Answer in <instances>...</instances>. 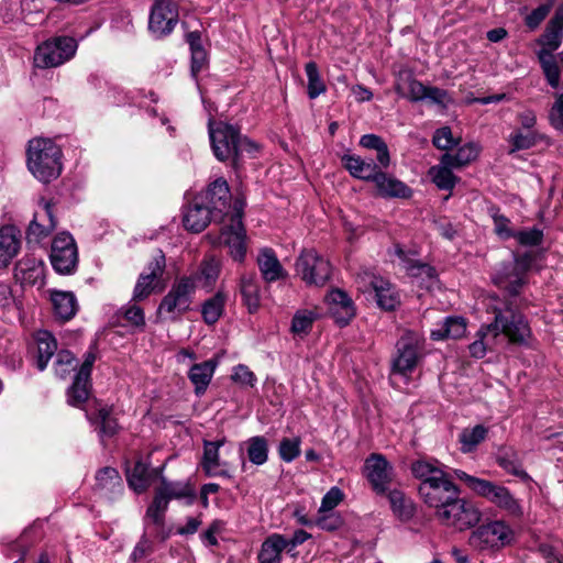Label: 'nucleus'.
Returning a JSON list of instances; mask_svg holds the SVG:
<instances>
[{"label": "nucleus", "instance_id": "f257e3e1", "mask_svg": "<svg viewBox=\"0 0 563 563\" xmlns=\"http://www.w3.org/2000/svg\"><path fill=\"white\" fill-rule=\"evenodd\" d=\"M206 203L211 207L214 213H220L228 218L230 223L225 224L219 235V243L229 249L231 257L236 262H243L246 255L245 230L242 223L244 203L236 200L233 206L230 205L231 194L228 183L219 178L214 180L205 194Z\"/></svg>", "mask_w": 563, "mask_h": 563}, {"label": "nucleus", "instance_id": "f03ea898", "mask_svg": "<svg viewBox=\"0 0 563 563\" xmlns=\"http://www.w3.org/2000/svg\"><path fill=\"white\" fill-rule=\"evenodd\" d=\"M493 311L494 322L482 327L477 332V339L468 346L471 355L475 358L484 357L487 351L494 347L500 334L510 343L520 345L528 344L531 338L528 321L520 312L514 310L510 303L493 305Z\"/></svg>", "mask_w": 563, "mask_h": 563}, {"label": "nucleus", "instance_id": "7ed1b4c3", "mask_svg": "<svg viewBox=\"0 0 563 563\" xmlns=\"http://www.w3.org/2000/svg\"><path fill=\"white\" fill-rule=\"evenodd\" d=\"M62 150L51 139L36 137L29 142L27 168L42 183L56 179L63 168Z\"/></svg>", "mask_w": 563, "mask_h": 563}, {"label": "nucleus", "instance_id": "20e7f679", "mask_svg": "<svg viewBox=\"0 0 563 563\" xmlns=\"http://www.w3.org/2000/svg\"><path fill=\"white\" fill-rule=\"evenodd\" d=\"M209 137L214 156L224 162L233 158L236 167L244 153H254L257 145L246 137H242L240 131L224 122L209 121Z\"/></svg>", "mask_w": 563, "mask_h": 563}, {"label": "nucleus", "instance_id": "39448f33", "mask_svg": "<svg viewBox=\"0 0 563 563\" xmlns=\"http://www.w3.org/2000/svg\"><path fill=\"white\" fill-rule=\"evenodd\" d=\"M455 475L470 490L477 496L485 498L487 501L495 505L503 511H506L508 515L517 518L523 515L521 504L515 498L507 487L484 478L468 475L461 470H456Z\"/></svg>", "mask_w": 563, "mask_h": 563}, {"label": "nucleus", "instance_id": "423d86ee", "mask_svg": "<svg viewBox=\"0 0 563 563\" xmlns=\"http://www.w3.org/2000/svg\"><path fill=\"white\" fill-rule=\"evenodd\" d=\"M78 43L70 36H55L37 45L33 63L36 68H56L70 60L77 52Z\"/></svg>", "mask_w": 563, "mask_h": 563}, {"label": "nucleus", "instance_id": "0eeeda50", "mask_svg": "<svg viewBox=\"0 0 563 563\" xmlns=\"http://www.w3.org/2000/svg\"><path fill=\"white\" fill-rule=\"evenodd\" d=\"M459 494L435 511V517L445 526L464 530L478 523L481 511L472 501L460 498Z\"/></svg>", "mask_w": 563, "mask_h": 563}, {"label": "nucleus", "instance_id": "6e6552de", "mask_svg": "<svg viewBox=\"0 0 563 563\" xmlns=\"http://www.w3.org/2000/svg\"><path fill=\"white\" fill-rule=\"evenodd\" d=\"M514 536V530L504 520H494L476 528L468 543L478 551H496L509 545Z\"/></svg>", "mask_w": 563, "mask_h": 563}, {"label": "nucleus", "instance_id": "1a4fd4ad", "mask_svg": "<svg viewBox=\"0 0 563 563\" xmlns=\"http://www.w3.org/2000/svg\"><path fill=\"white\" fill-rule=\"evenodd\" d=\"M196 284L191 277L177 278L158 306V313L177 319L190 309Z\"/></svg>", "mask_w": 563, "mask_h": 563}, {"label": "nucleus", "instance_id": "9d476101", "mask_svg": "<svg viewBox=\"0 0 563 563\" xmlns=\"http://www.w3.org/2000/svg\"><path fill=\"white\" fill-rule=\"evenodd\" d=\"M296 274L307 285L322 287L330 279V262L313 249L302 250L295 264Z\"/></svg>", "mask_w": 563, "mask_h": 563}, {"label": "nucleus", "instance_id": "9b49d317", "mask_svg": "<svg viewBox=\"0 0 563 563\" xmlns=\"http://www.w3.org/2000/svg\"><path fill=\"white\" fill-rule=\"evenodd\" d=\"M396 349L393 372L407 376L416 368L423 355V340L418 333L408 331L398 340Z\"/></svg>", "mask_w": 563, "mask_h": 563}, {"label": "nucleus", "instance_id": "f8f14e48", "mask_svg": "<svg viewBox=\"0 0 563 563\" xmlns=\"http://www.w3.org/2000/svg\"><path fill=\"white\" fill-rule=\"evenodd\" d=\"M531 263L532 257L529 254L516 256L512 262L498 268L493 277L494 284L511 296L517 295L525 284V276Z\"/></svg>", "mask_w": 563, "mask_h": 563}, {"label": "nucleus", "instance_id": "ddd939ff", "mask_svg": "<svg viewBox=\"0 0 563 563\" xmlns=\"http://www.w3.org/2000/svg\"><path fill=\"white\" fill-rule=\"evenodd\" d=\"M396 92L410 101L428 100L435 104H444L448 100L445 90L424 86L409 74H400L396 82Z\"/></svg>", "mask_w": 563, "mask_h": 563}, {"label": "nucleus", "instance_id": "4468645a", "mask_svg": "<svg viewBox=\"0 0 563 563\" xmlns=\"http://www.w3.org/2000/svg\"><path fill=\"white\" fill-rule=\"evenodd\" d=\"M51 263L59 274H70L78 262L77 246L74 238L66 232L56 235L51 249Z\"/></svg>", "mask_w": 563, "mask_h": 563}, {"label": "nucleus", "instance_id": "2eb2a0df", "mask_svg": "<svg viewBox=\"0 0 563 563\" xmlns=\"http://www.w3.org/2000/svg\"><path fill=\"white\" fill-rule=\"evenodd\" d=\"M177 19L178 13L173 0H154L148 30L155 38H161L173 31Z\"/></svg>", "mask_w": 563, "mask_h": 563}, {"label": "nucleus", "instance_id": "dca6fc26", "mask_svg": "<svg viewBox=\"0 0 563 563\" xmlns=\"http://www.w3.org/2000/svg\"><path fill=\"white\" fill-rule=\"evenodd\" d=\"M364 474L373 489L377 494H384L393 481L394 468L384 455L373 453L365 460Z\"/></svg>", "mask_w": 563, "mask_h": 563}, {"label": "nucleus", "instance_id": "f3484780", "mask_svg": "<svg viewBox=\"0 0 563 563\" xmlns=\"http://www.w3.org/2000/svg\"><path fill=\"white\" fill-rule=\"evenodd\" d=\"M418 492L423 503L438 511L445 503L455 497L459 489L448 476L433 484H420Z\"/></svg>", "mask_w": 563, "mask_h": 563}, {"label": "nucleus", "instance_id": "a211bd4d", "mask_svg": "<svg viewBox=\"0 0 563 563\" xmlns=\"http://www.w3.org/2000/svg\"><path fill=\"white\" fill-rule=\"evenodd\" d=\"M165 266V255L162 251H158L137 279L133 291L134 300H143L151 295L158 284Z\"/></svg>", "mask_w": 563, "mask_h": 563}, {"label": "nucleus", "instance_id": "6ab92c4d", "mask_svg": "<svg viewBox=\"0 0 563 563\" xmlns=\"http://www.w3.org/2000/svg\"><path fill=\"white\" fill-rule=\"evenodd\" d=\"M216 216L217 213L206 203L203 196H195L184 209L183 223L186 230L199 233L209 225L212 217Z\"/></svg>", "mask_w": 563, "mask_h": 563}, {"label": "nucleus", "instance_id": "aec40b11", "mask_svg": "<svg viewBox=\"0 0 563 563\" xmlns=\"http://www.w3.org/2000/svg\"><path fill=\"white\" fill-rule=\"evenodd\" d=\"M1 11L5 22L24 20L27 24H36L34 15L44 18L41 0H3Z\"/></svg>", "mask_w": 563, "mask_h": 563}, {"label": "nucleus", "instance_id": "412c9836", "mask_svg": "<svg viewBox=\"0 0 563 563\" xmlns=\"http://www.w3.org/2000/svg\"><path fill=\"white\" fill-rule=\"evenodd\" d=\"M364 289H372L375 292L378 306L385 310H393L399 305V295L389 280L365 273L361 277Z\"/></svg>", "mask_w": 563, "mask_h": 563}, {"label": "nucleus", "instance_id": "4be33fe9", "mask_svg": "<svg viewBox=\"0 0 563 563\" xmlns=\"http://www.w3.org/2000/svg\"><path fill=\"white\" fill-rule=\"evenodd\" d=\"M96 356L87 353L84 363L75 375L73 385L67 390V401L69 405L80 407L86 402L90 391V374Z\"/></svg>", "mask_w": 563, "mask_h": 563}, {"label": "nucleus", "instance_id": "5701e85b", "mask_svg": "<svg viewBox=\"0 0 563 563\" xmlns=\"http://www.w3.org/2000/svg\"><path fill=\"white\" fill-rule=\"evenodd\" d=\"M56 227L53 206L48 201H43L34 213V218L26 232L27 243L37 244L46 239Z\"/></svg>", "mask_w": 563, "mask_h": 563}, {"label": "nucleus", "instance_id": "b1692460", "mask_svg": "<svg viewBox=\"0 0 563 563\" xmlns=\"http://www.w3.org/2000/svg\"><path fill=\"white\" fill-rule=\"evenodd\" d=\"M393 253L398 257L399 265L411 277L420 279L422 284L429 286L437 278L435 269L429 264L418 261L415 252H407L399 244H396L393 249Z\"/></svg>", "mask_w": 563, "mask_h": 563}, {"label": "nucleus", "instance_id": "393cba45", "mask_svg": "<svg viewBox=\"0 0 563 563\" xmlns=\"http://www.w3.org/2000/svg\"><path fill=\"white\" fill-rule=\"evenodd\" d=\"M329 313L334 321L344 327L355 317V306L352 298L342 289L335 288L325 296Z\"/></svg>", "mask_w": 563, "mask_h": 563}, {"label": "nucleus", "instance_id": "a878e982", "mask_svg": "<svg viewBox=\"0 0 563 563\" xmlns=\"http://www.w3.org/2000/svg\"><path fill=\"white\" fill-rule=\"evenodd\" d=\"M44 273L43 262L36 258H23L14 269L16 280L24 286L42 287L44 285Z\"/></svg>", "mask_w": 563, "mask_h": 563}, {"label": "nucleus", "instance_id": "bb28decb", "mask_svg": "<svg viewBox=\"0 0 563 563\" xmlns=\"http://www.w3.org/2000/svg\"><path fill=\"white\" fill-rule=\"evenodd\" d=\"M372 181L375 184L378 194L385 198H408L411 189L397 178L377 170Z\"/></svg>", "mask_w": 563, "mask_h": 563}, {"label": "nucleus", "instance_id": "cd10ccee", "mask_svg": "<svg viewBox=\"0 0 563 563\" xmlns=\"http://www.w3.org/2000/svg\"><path fill=\"white\" fill-rule=\"evenodd\" d=\"M284 552L288 553L286 537L280 533H272L263 541L257 561L258 563H282Z\"/></svg>", "mask_w": 563, "mask_h": 563}, {"label": "nucleus", "instance_id": "c85d7f7f", "mask_svg": "<svg viewBox=\"0 0 563 563\" xmlns=\"http://www.w3.org/2000/svg\"><path fill=\"white\" fill-rule=\"evenodd\" d=\"M257 265L263 279L267 283L276 282L286 276L285 269L272 249L264 247L260 251Z\"/></svg>", "mask_w": 563, "mask_h": 563}, {"label": "nucleus", "instance_id": "c756f323", "mask_svg": "<svg viewBox=\"0 0 563 563\" xmlns=\"http://www.w3.org/2000/svg\"><path fill=\"white\" fill-rule=\"evenodd\" d=\"M96 490L106 498L112 499L123 489L119 472L113 467H103L96 475Z\"/></svg>", "mask_w": 563, "mask_h": 563}, {"label": "nucleus", "instance_id": "7c9ffc66", "mask_svg": "<svg viewBox=\"0 0 563 563\" xmlns=\"http://www.w3.org/2000/svg\"><path fill=\"white\" fill-rule=\"evenodd\" d=\"M0 318L7 322L23 320L22 302L7 284H0Z\"/></svg>", "mask_w": 563, "mask_h": 563}, {"label": "nucleus", "instance_id": "2f4dec72", "mask_svg": "<svg viewBox=\"0 0 563 563\" xmlns=\"http://www.w3.org/2000/svg\"><path fill=\"white\" fill-rule=\"evenodd\" d=\"M218 366L217 360H208L202 363L194 364L189 372L188 377L192 385L195 386L196 395L205 394L208 385L211 382V378L214 374V371Z\"/></svg>", "mask_w": 563, "mask_h": 563}, {"label": "nucleus", "instance_id": "473e14b6", "mask_svg": "<svg viewBox=\"0 0 563 563\" xmlns=\"http://www.w3.org/2000/svg\"><path fill=\"white\" fill-rule=\"evenodd\" d=\"M51 300L54 313L63 321H68L75 317L78 310V303L71 291L53 290Z\"/></svg>", "mask_w": 563, "mask_h": 563}, {"label": "nucleus", "instance_id": "72a5a7b5", "mask_svg": "<svg viewBox=\"0 0 563 563\" xmlns=\"http://www.w3.org/2000/svg\"><path fill=\"white\" fill-rule=\"evenodd\" d=\"M36 344V365L40 371H44L48 361L57 351V342L53 334L46 330H40L34 335Z\"/></svg>", "mask_w": 563, "mask_h": 563}, {"label": "nucleus", "instance_id": "f704fd0d", "mask_svg": "<svg viewBox=\"0 0 563 563\" xmlns=\"http://www.w3.org/2000/svg\"><path fill=\"white\" fill-rule=\"evenodd\" d=\"M225 443V438L217 441H203V456L201 465L208 476L225 475V471H221V462L219 456L220 448Z\"/></svg>", "mask_w": 563, "mask_h": 563}, {"label": "nucleus", "instance_id": "c9c22d12", "mask_svg": "<svg viewBox=\"0 0 563 563\" xmlns=\"http://www.w3.org/2000/svg\"><path fill=\"white\" fill-rule=\"evenodd\" d=\"M545 140V135L540 131H530L516 128L507 137L510 145V153L529 150L538 143Z\"/></svg>", "mask_w": 563, "mask_h": 563}, {"label": "nucleus", "instance_id": "e433bc0d", "mask_svg": "<svg viewBox=\"0 0 563 563\" xmlns=\"http://www.w3.org/2000/svg\"><path fill=\"white\" fill-rule=\"evenodd\" d=\"M20 240L14 227L5 225L0 228V267L7 266L18 254Z\"/></svg>", "mask_w": 563, "mask_h": 563}, {"label": "nucleus", "instance_id": "4c0bfd02", "mask_svg": "<svg viewBox=\"0 0 563 563\" xmlns=\"http://www.w3.org/2000/svg\"><path fill=\"white\" fill-rule=\"evenodd\" d=\"M341 162L349 173L358 179L371 180L377 172V166L372 162H366L361 156L345 154Z\"/></svg>", "mask_w": 563, "mask_h": 563}, {"label": "nucleus", "instance_id": "58836bf2", "mask_svg": "<svg viewBox=\"0 0 563 563\" xmlns=\"http://www.w3.org/2000/svg\"><path fill=\"white\" fill-rule=\"evenodd\" d=\"M112 408L98 405L95 412H87L88 420L99 427L100 437H111L115 433L118 423L112 417Z\"/></svg>", "mask_w": 563, "mask_h": 563}, {"label": "nucleus", "instance_id": "ea45409f", "mask_svg": "<svg viewBox=\"0 0 563 563\" xmlns=\"http://www.w3.org/2000/svg\"><path fill=\"white\" fill-rule=\"evenodd\" d=\"M466 323L462 317H448L431 331L433 340L459 339L464 335Z\"/></svg>", "mask_w": 563, "mask_h": 563}, {"label": "nucleus", "instance_id": "a19ab883", "mask_svg": "<svg viewBox=\"0 0 563 563\" xmlns=\"http://www.w3.org/2000/svg\"><path fill=\"white\" fill-rule=\"evenodd\" d=\"M220 274V263L213 258L208 257L205 258L195 276H190L195 284L200 287L210 290L216 284Z\"/></svg>", "mask_w": 563, "mask_h": 563}, {"label": "nucleus", "instance_id": "79ce46f5", "mask_svg": "<svg viewBox=\"0 0 563 563\" xmlns=\"http://www.w3.org/2000/svg\"><path fill=\"white\" fill-rule=\"evenodd\" d=\"M411 472L416 478L421 481L420 484H433L449 476L435 463L426 460L412 463Z\"/></svg>", "mask_w": 563, "mask_h": 563}, {"label": "nucleus", "instance_id": "37998d69", "mask_svg": "<svg viewBox=\"0 0 563 563\" xmlns=\"http://www.w3.org/2000/svg\"><path fill=\"white\" fill-rule=\"evenodd\" d=\"M538 56L549 85L556 88L559 86L561 75L559 60L563 63V54L554 55L553 53H550V51L540 49Z\"/></svg>", "mask_w": 563, "mask_h": 563}, {"label": "nucleus", "instance_id": "c03bdc74", "mask_svg": "<svg viewBox=\"0 0 563 563\" xmlns=\"http://www.w3.org/2000/svg\"><path fill=\"white\" fill-rule=\"evenodd\" d=\"M244 305L250 313L257 311L261 305L260 286L254 275H243L240 285Z\"/></svg>", "mask_w": 563, "mask_h": 563}, {"label": "nucleus", "instance_id": "a18cd8bd", "mask_svg": "<svg viewBox=\"0 0 563 563\" xmlns=\"http://www.w3.org/2000/svg\"><path fill=\"white\" fill-rule=\"evenodd\" d=\"M394 515L401 521L410 520L415 515V507L411 499L407 498L401 490L394 489L387 495Z\"/></svg>", "mask_w": 563, "mask_h": 563}, {"label": "nucleus", "instance_id": "49530a36", "mask_svg": "<svg viewBox=\"0 0 563 563\" xmlns=\"http://www.w3.org/2000/svg\"><path fill=\"white\" fill-rule=\"evenodd\" d=\"M159 487L169 499L184 500L187 505H191L196 497L194 488L187 482H168L162 478Z\"/></svg>", "mask_w": 563, "mask_h": 563}, {"label": "nucleus", "instance_id": "de8ad7c7", "mask_svg": "<svg viewBox=\"0 0 563 563\" xmlns=\"http://www.w3.org/2000/svg\"><path fill=\"white\" fill-rule=\"evenodd\" d=\"M479 154V146L475 143H467L459 147L456 153H445L441 157V162L444 164H451V166L459 168L470 164Z\"/></svg>", "mask_w": 563, "mask_h": 563}, {"label": "nucleus", "instance_id": "09e8293b", "mask_svg": "<svg viewBox=\"0 0 563 563\" xmlns=\"http://www.w3.org/2000/svg\"><path fill=\"white\" fill-rule=\"evenodd\" d=\"M151 476L146 464L141 461H137L132 470L128 471V484L131 489L135 493L141 494L144 493L151 485Z\"/></svg>", "mask_w": 563, "mask_h": 563}, {"label": "nucleus", "instance_id": "8fccbe9b", "mask_svg": "<svg viewBox=\"0 0 563 563\" xmlns=\"http://www.w3.org/2000/svg\"><path fill=\"white\" fill-rule=\"evenodd\" d=\"M318 313L312 309H300L292 317L290 331L295 336L305 338L312 329Z\"/></svg>", "mask_w": 563, "mask_h": 563}, {"label": "nucleus", "instance_id": "3c124183", "mask_svg": "<svg viewBox=\"0 0 563 563\" xmlns=\"http://www.w3.org/2000/svg\"><path fill=\"white\" fill-rule=\"evenodd\" d=\"M488 429L483 424H476L472 428H465L459 435L461 451L471 453L476 450L487 435Z\"/></svg>", "mask_w": 563, "mask_h": 563}, {"label": "nucleus", "instance_id": "603ef678", "mask_svg": "<svg viewBox=\"0 0 563 563\" xmlns=\"http://www.w3.org/2000/svg\"><path fill=\"white\" fill-rule=\"evenodd\" d=\"M187 42L191 53V75L196 77L207 64V53L201 45L198 32H190L187 35Z\"/></svg>", "mask_w": 563, "mask_h": 563}, {"label": "nucleus", "instance_id": "864d4df0", "mask_svg": "<svg viewBox=\"0 0 563 563\" xmlns=\"http://www.w3.org/2000/svg\"><path fill=\"white\" fill-rule=\"evenodd\" d=\"M451 164H444L440 161L439 165L432 166L429 175L439 189L452 190L457 181V177L453 174Z\"/></svg>", "mask_w": 563, "mask_h": 563}, {"label": "nucleus", "instance_id": "5fc2aeb1", "mask_svg": "<svg viewBox=\"0 0 563 563\" xmlns=\"http://www.w3.org/2000/svg\"><path fill=\"white\" fill-rule=\"evenodd\" d=\"M246 453L251 463L263 465L268 459V442L262 435L250 438L246 442Z\"/></svg>", "mask_w": 563, "mask_h": 563}, {"label": "nucleus", "instance_id": "6e6d98bb", "mask_svg": "<svg viewBox=\"0 0 563 563\" xmlns=\"http://www.w3.org/2000/svg\"><path fill=\"white\" fill-rule=\"evenodd\" d=\"M563 38V25L554 19L548 23L543 35L540 38L542 49L550 51L552 53L560 47Z\"/></svg>", "mask_w": 563, "mask_h": 563}, {"label": "nucleus", "instance_id": "4d7b16f0", "mask_svg": "<svg viewBox=\"0 0 563 563\" xmlns=\"http://www.w3.org/2000/svg\"><path fill=\"white\" fill-rule=\"evenodd\" d=\"M225 296L221 291L217 292L213 297L208 299L201 309L203 320L208 324L216 323L221 317L224 308Z\"/></svg>", "mask_w": 563, "mask_h": 563}, {"label": "nucleus", "instance_id": "13d9d810", "mask_svg": "<svg viewBox=\"0 0 563 563\" xmlns=\"http://www.w3.org/2000/svg\"><path fill=\"white\" fill-rule=\"evenodd\" d=\"M305 70L308 78V96L310 99H316L325 92V85L320 77L318 66L314 62L307 63Z\"/></svg>", "mask_w": 563, "mask_h": 563}, {"label": "nucleus", "instance_id": "bf43d9fd", "mask_svg": "<svg viewBox=\"0 0 563 563\" xmlns=\"http://www.w3.org/2000/svg\"><path fill=\"white\" fill-rule=\"evenodd\" d=\"M300 446L301 439L299 437L282 439L278 445L279 457L286 463L292 462L300 455Z\"/></svg>", "mask_w": 563, "mask_h": 563}, {"label": "nucleus", "instance_id": "052dcab7", "mask_svg": "<svg viewBox=\"0 0 563 563\" xmlns=\"http://www.w3.org/2000/svg\"><path fill=\"white\" fill-rule=\"evenodd\" d=\"M77 360L74 355L66 350H62L57 353L56 361L54 364L55 373L60 378H65L73 371L77 368Z\"/></svg>", "mask_w": 563, "mask_h": 563}, {"label": "nucleus", "instance_id": "680f3d73", "mask_svg": "<svg viewBox=\"0 0 563 563\" xmlns=\"http://www.w3.org/2000/svg\"><path fill=\"white\" fill-rule=\"evenodd\" d=\"M539 551L548 563H563V545L561 541L555 540L541 543Z\"/></svg>", "mask_w": 563, "mask_h": 563}, {"label": "nucleus", "instance_id": "e2e57ef3", "mask_svg": "<svg viewBox=\"0 0 563 563\" xmlns=\"http://www.w3.org/2000/svg\"><path fill=\"white\" fill-rule=\"evenodd\" d=\"M514 238L525 246H537L543 240V232L538 228L515 232Z\"/></svg>", "mask_w": 563, "mask_h": 563}, {"label": "nucleus", "instance_id": "0e129e2a", "mask_svg": "<svg viewBox=\"0 0 563 563\" xmlns=\"http://www.w3.org/2000/svg\"><path fill=\"white\" fill-rule=\"evenodd\" d=\"M553 2L554 0H550L548 3H543L536 8L530 14L526 16V25L531 30L537 29L550 13L553 7Z\"/></svg>", "mask_w": 563, "mask_h": 563}, {"label": "nucleus", "instance_id": "69168bd1", "mask_svg": "<svg viewBox=\"0 0 563 563\" xmlns=\"http://www.w3.org/2000/svg\"><path fill=\"white\" fill-rule=\"evenodd\" d=\"M343 493L338 487H332L322 498L318 514H329L342 501Z\"/></svg>", "mask_w": 563, "mask_h": 563}, {"label": "nucleus", "instance_id": "338daca9", "mask_svg": "<svg viewBox=\"0 0 563 563\" xmlns=\"http://www.w3.org/2000/svg\"><path fill=\"white\" fill-rule=\"evenodd\" d=\"M433 145L439 150H449L455 145L452 131L449 126H443L434 132L432 139Z\"/></svg>", "mask_w": 563, "mask_h": 563}, {"label": "nucleus", "instance_id": "774afa93", "mask_svg": "<svg viewBox=\"0 0 563 563\" xmlns=\"http://www.w3.org/2000/svg\"><path fill=\"white\" fill-rule=\"evenodd\" d=\"M549 119L553 128L556 130L563 129V92L556 97L550 110Z\"/></svg>", "mask_w": 563, "mask_h": 563}]
</instances>
